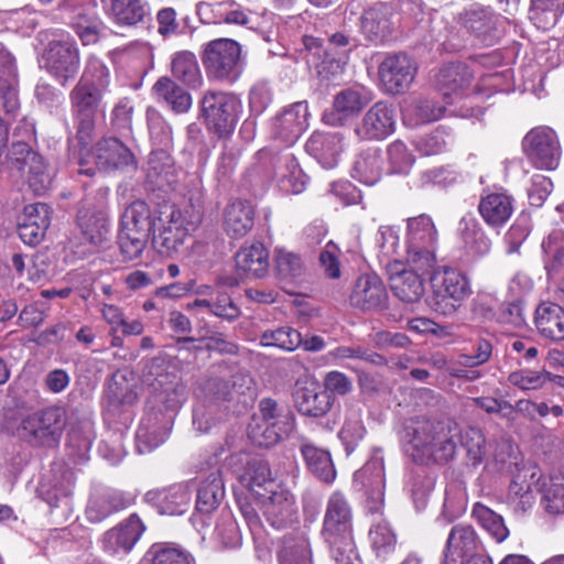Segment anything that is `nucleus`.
Segmentation results:
<instances>
[{"instance_id": "774afa93", "label": "nucleus", "mask_w": 564, "mask_h": 564, "mask_svg": "<svg viewBox=\"0 0 564 564\" xmlns=\"http://www.w3.org/2000/svg\"><path fill=\"white\" fill-rule=\"evenodd\" d=\"M148 165V175L153 182L167 181L173 170V159L165 149H159L151 152Z\"/></svg>"}, {"instance_id": "c85d7f7f", "label": "nucleus", "mask_w": 564, "mask_h": 564, "mask_svg": "<svg viewBox=\"0 0 564 564\" xmlns=\"http://www.w3.org/2000/svg\"><path fill=\"white\" fill-rule=\"evenodd\" d=\"M478 210L488 226L501 227L513 213V198L503 191L486 193L479 200Z\"/></svg>"}, {"instance_id": "aec40b11", "label": "nucleus", "mask_w": 564, "mask_h": 564, "mask_svg": "<svg viewBox=\"0 0 564 564\" xmlns=\"http://www.w3.org/2000/svg\"><path fill=\"white\" fill-rule=\"evenodd\" d=\"M144 499L159 513L167 516L183 514L191 501V491L185 484H175L166 488L153 489L145 494Z\"/></svg>"}, {"instance_id": "cd10ccee", "label": "nucleus", "mask_w": 564, "mask_h": 564, "mask_svg": "<svg viewBox=\"0 0 564 564\" xmlns=\"http://www.w3.org/2000/svg\"><path fill=\"white\" fill-rule=\"evenodd\" d=\"M276 558L279 564H313V552L304 531L284 534L278 544Z\"/></svg>"}, {"instance_id": "8fccbe9b", "label": "nucleus", "mask_w": 564, "mask_h": 564, "mask_svg": "<svg viewBox=\"0 0 564 564\" xmlns=\"http://www.w3.org/2000/svg\"><path fill=\"white\" fill-rule=\"evenodd\" d=\"M544 254V264L549 274L556 273L564 268V231L555 229L543 239L541 245Z\"/></svg>"}, {"instance_id": "4468645a", "label": "nucleus", "mask_w": 564, "mask_h": 564, "mask_svg": "<svg viewBox=\"0 0 564 564\" xmlns=\"http://www.w3.org/2000/svg\"><path fill=\"white\" fill-rule=\"evenodd\" d=\"M354 482L360 485L367 495V509L371 513H379L383 507L384 465L382 458L368 460L362 468L354 475Z\"/></svg>"}, {"instance_id": "c03bdc74", "label": "nucleus", "mask_w": 564, "mask_h": 564, "mask_svg": "<svg viewBox=\"0 0 564 564\" xmlns=\"http://www.w3.org/2000/svg\"><path fill=\"white\" fill-rule=\"evenodd\" d=\"M280 165L275 172L278 183L285 193L299 194L304 191L306 176L300 169L293 154H284L279 159Z\"/></svg>"}, {"instance_id": "0e129e2a", "label": "nucleus", "mask_w": 564, "mask_h": 564, "mask_svg": "<svg viewBox=\"0 0 564 564\" xmlns=\"http://www.w3.org/2000/svg\"><path fill=\"white\" fill-rule=\"evenodd\" d=\"M328 356L335 360L344 361L346 359L362 360L371 365H386L387 359L360 345L338 346L328 352Z\"/></svg>"}, {"instance_id": "6e6d98bb", "label": "nucleus", "mask_w": 564, "mask_h": 564, "mask_svg": "<svg viewBox=\"0 0 564 564\" xmlns=\"http://www.w3.org/2000/svg\"><path fill=\"white\" fill-rule=\"evenodd\" d=\"M259 413L258 419L262 422L275 423L284 427V431L295 429L294 413L285 406H280L274 399H262L259 402Z\"/></svg>"}, {"instance_id": "9b49d317", "label": "nucleus", "mask_w": 564, "mask_h": 564, "mask_svg": "<svg viewBox=\"0 0 564 564\" xmlns=\"http://www.w3.org/2000/svg\"><path fill=\"white\" fill-rule=\"evenodd\" d=\"M394 7L392 3L378 2L366 9L358 18L359 33L365 41L379 45L386 43L393 34Z\"/></svg>"}, {"instance_id": "ddd939ff", "label": "nucleus", "mask_w": 564, "mask_h": 564, "mask_svg": "<svg viewBox=\"0 0 564 564\" xmlns=\"http://www.w3.org/2000/svg\"><path fill=\"white\" fill-rule=\"evenodd\" d=\"M388 300L387 288L375 273L358 276L349 295L350 305L365 312L387 308Z\"/></svg>"}, {"instance_id": "bf43d9fd", "label": "nucleus", "mask_w": 564, "mask_h": 564, "mask_svg": "<svg viewBox=\"0 0 564 564\" xmlns=\"http://www.w3.org/2000/svg\"><path fill=\"white\" fill-rule=\"evenodd\" d=\"M102 96L104 94L77 83L69 94V99L74 112L97 113Z\"/></svg>"}, {"instance_id": "9d476101", "label": "nucleus", "mask_w": 564, "mask_h": 564, "mask_svg": "<svg viewBox=\"0 0 564 564\" xmlns=\"http://www.w3.org/2000/svg\"><path fill=\"white\" fill-rule=\"evenodd\" d=\"M79 52L68 40L51 41L42 55L43 67L65 86L79 68Z\"/></svg>"}, {"instance_id": "58836bf2", "label": "nucleus", "mask_w": 564, "mask_h": 564, "mask_svg": "<svg viewBox=\"0 0 564 564\" xmlns=\"http://www.w3.org/2000/svg\"><path fill=\"white\" fill-rule=\"evenodd\" d=\"M305 149L318 162L330 165L341 152V138L338 133L315 131L306 141Z\"/></svg>"}, {"instance_id": "4c0bfd02", "label": "nucleus", "mask_w": 564, "mask_h": 564, "mask_svg": "<svg viewBox=\"0 0 564 564\" xmlns=\"http://www.w3.org/2000/svg\"><path fill=\"white\" fill-rule=\"evenodd\" d=\"M171 72L174 79L189 88L196 89L203 84V75L197 57L189 51H181L173 54Z\"/></svg>"}, {"instance_id": "473e14b6", "label": "nucleus", "mask_w": 564, "mask_h": 564, "mask_svg": "<svg viewBox=\"0 0 564 564\" xmlns=\"http://www.w3.org/2000/svg\"><path fill=\"white\" fill-rule=\"evenodd\" d=\"M154 98L165 104L175 113H185L192 107V96L174 79L162 76L152 87Z\"/></svg>"}, {"instance_id": "39448f33", "label": "nucleus", "mask_w": 564, "mask_h": 564, "mask_svg": "<svg viewBox=\"0 0 564 564\" xmlns=\"http://www.w3.org/2000/svg\"><path fill=\"white\" fill-rule=\"evenodd\" d=\"M241 107V101L232 93L207 90L200 99L206 126L219 138L232 133L239 120Z\"/></svg>"}, {"instance_id": "1a4fd4ad", "label": "nucleus", "mask_w": 564, "mask_h": 564, "mask_svg": "<svg viewBox=\"0 0 564 564\" xmlns=\"http://www.w3.org/2000/svg\"><path fill=\"white\" fill-rule=\"evenodd\" d=\"M522 145L535 167L552 171L558 166L561 149L557 137L551 128L532 129L524 137Z\"/></svg>"}, {"instance_id": "37998d69", "label": "nucleus", "mask_w": 564, "mask_h": 564, "mask_svg": "<svg viewBox=\"0 0 564 564\" xmlns=\"http://www.w3.org/2000/svg\"><path fill=\"white\" fill-rule=\"evenodd\" d=\"M471 517L496 543H502L508 539L510 531L503 517L489 507L476 502L471 509Z\"/></svg>"}, {"instance_id": "09e8293b", "label": "nucleus", "mask_w": 564, "mask_h": 564, "mask_svg": "<svg viewBox=\"0 0 564 564\" xmlns=\"http://www.w3.org/2000/svg\"><path fill=\"white\" fill-rule=\"evenodd\" d=\"M111 13L117 23L134 25L148 15L149 6L143 0H111Z\"/></svg>"}, {"instance_id": "423d86ee", "label": "nucleus", "mask_w": 564, "mask_h": 564, "mask_svg": "<svg viewBox=\"0 0 564 564\" xmlns=\"http://www.w3.org/2000/svg\"><path fill=\"white\" fill-rule=\"evenodd\" d=\"M193 224H185L180 209L165 206L158 217V226L153 231L152 243L155 250L165 257L178 252L188 236Z\"/></svg>"}, {"instance_id": "338daca9", "label": "nucleus", "mask_w": 564, "mask_h": 564, "mask_svg": "<svg viewBox=\"0 0 564 564\" xmlns=\"http://www.w3.org/2000/svg\"><path fill=\"white\" fill-rule=\"evenodd\" d=\"M149 237L150 236L138 232V230L128 231L127 229L120 227V231L118 234V243L123 257L127 260H133L138 258L142 253Z\"/></svg>"}, {"instance_id": "c9c22d12", "label": "nucleus", "mask_w": 564, "mask_h": 564, "mask_svg": "<svg viewBox=\"0 0 564 564\" xmlns=\"http://www.w3.org/2000/svg\"><path fill=\"white\" fill-rule=\"evenodd\" d=\"M470 83V76L467 67L463 64H447L440 68L436 75V87L445 99H451L447 104L453 102V97H458L463 89Z\"/></svg>"}, {"instance_id": "052dcab7", "label": "nucleus", "mask_w": 564, "mask_h": 564, "mask_svg": "<svg viewBox=\"0 0 564 564\" xmlns=\"http://www.w3.org/2000/svg\"><path fill=\"white\" fill-rule=\"evenodd\" d=\"M549 378V371L524 368L512 371L508 376V382L522 391H536L542 389Z\"/></svg>"}, {"instance_id": "680f3d73", "label": "nucleus", "mask_w": 564, "mask_h": 564, "mask_svg": "<svg viewBox=\"0 0 564 564\" xmlns=\"http://www.w3.org/2000/svg\"><path fill=\"white\" fill-rule=\"evenodd\" d=\"M371 546L378 556H387L394 551L397 535L386 521L372 524L369 531Z\"/></svg>"}, {"instance_id": "412c9836", "label": "nucleus", "mask_w": 564, "mask_h": 564, "mask_svg": "<svg viewBox=\"0 0 564 564\" xmlns=\"http://www.w3.org/2000/svg\"><path fill=\"white\" fill-rule=\"evenodd\" d=\"M541 474L536 467H522L512 477L507 499L517 509L525 511L535 501V492L540 490Z\"/></svg>"}, {"instance_id": "79ce46f5", "label": "nucleus", "mask_w": 564, "mask_h": 564, "mask_svg": "<svg viewBox=\"0 0 564 564\" xmlns=\"http://www.w3.org/2000/svg\"><path fill=\"white\" fill-rule=\"evenodd\" d=\"M301 454L307 468L322 481L332 482L335 479L336 471L330 458V454L315 446L310 442L301 444Z\"/></svg>"}, {"instance_id": "3c124183", "label": "nucleus", "mask_w": 564, "mask_h": 564, "mask_svg": "<svg viewBox=\"0 0 564 564\" xmlns=\"http://www.w3.org/2000/svg\"><path fill=\"white\" fill-rule=\"evenodd\" d=\"M462 239L466 251L474 257H482L489 253L491 241L481 227L473 220H463L460 223Z\"/></svg>"}, {"instance_id": "a19ab883", "label": "nucleus", "mask_w": 564, "mask_h": 564, "mask_svg": "<svg viewBox=\"0 0 564 564\" xmlns=\"http://www.w3.org/2000/svg\"><path fill=\"white\" fill-rule=\"evenodd\" d=\"M158 226V218L152 216L149 205L143 200L131 203L121 216V228L128 231L138 230L142 235L150 236Z\"/></svg>"}, {"instance_id": "e433bc0d", "label": "nucleus", "mask_w": 564, "mask_h": 564, "mask_svg": "<svg viewBox=\"0 0 564 564\" xmlns=\"http://www.w3.org/2000/svg\"><path fill=\"white\" fill-rule=\"evenodd\" d=\"M225 497V486L219 469L213 470L204 479L198 489L196 498V510L208 514L215 511Z\"/></svg>"}, {"instance_id": "a211bd4d", "label": "nucleus", "mask_w": 564, "mask_h": 564, "mask_svg": "<svg viewBox=\"0 0 564 564\" xmlns=\"http://www.w3.org/2000/svg\"><path fill=\"white\" fill-rule=\"evenodd\" d=\"M352 533V509L344 494L333 492L327 502L323 520L324 538Z\"/></svg>"}, {"instance_id": "49530a36", "label": "nucleus", "mask_w": 564, "mask_h": 564, "mask_svg": "<svg viewBox=\"0 0 564 564\" xmlns=\"http://www.w3.org/2000/svg\"><path fill=\"white\" fill-rule=\"evenodd\" d=\"M294 429L284 431V427L275 423L262 422L259 419H252L248 427V436L256 445L260 447H270L288 437Z\"/></svg>"}, {"instance_id": "69168bd1", "label": "nucleus", "mask_w": 564, "mask_h": 564, "mask_svg": "<svg viewBox=\"0 0 564 564\" xmlns=\"http://www.w3.org/2000/svg\"><path fill=\"white\" fill-rule=\"evenodd\" d=\"M147 122L151 139L161 147L167 148L172 143V129L163 116L154 108L147 109Z\"/></svg>"}, {"instance_id": "f8f14e48", "label": "nucleus", "mask_w": 564, "mask_h": 564, "mask_svg": "<svg viewBox=\"0 0 564 564\" xmlns=\"http://www.w3.org/2000/svg\"><path fill=\"white\" fill-rule=\"evenodd\" d=\"M395 129V111L392 105L378 101L364 115L356 126L355 133L360 140L380 141L388 138Z\"/></svg>"}, {"instance_id": "0eeeda50", "label": "nucleus", "mask_w": 564, "mask_h": 564, "mask_svg": "<svg viewBox=\"0 0 564 564\" xmlns=\"http://www.w3.org/2000/svg\"><path fill=\"white\" fill-rule=\"evenodd\" d=\"M389 283L393 295L401 302L413 304L419 302L425 293L424 275L431 271L411 268L404 261L393 260L386 265Z\"/></svg>"}, {"instance_id": "c756f323", "label": "nucleus", "mask_w": 564, "mask_h": 564, "mask_svg": "<svg viewBox=\"0 0 564 564\" xmlns=\"http://www.w3.org/2000/svg\"><path fill=\"white\" fill-rule=\"evenodd\" d=\"M369 102L362 93L354 88L339 91L333 100V111L324 115L326 123L343 126L348 119L357 116Z\"/></svg>"}, {"instance_id": "13d9d810", "label": "nucleus", "mask_w": 564, "mask_h": 564, "mask_svg": "<svg viewBox=\"0 0 564 564\" xmlns=\"http://www.w3.org/2000/svg\"><path fill=\"white\" fill-rule=\"evenodd\" d=\"M69 24L84 45L96 43L102 30V23L97 17L84 12L72 17Z\"/></svg>"}, {"instance_id": "603ef678", "label": "nucleus", "mask_w": 564, "mask_h": 564, "mask_svg": "<svg viewBox=\"0 0 564 564\" xmlns=\"http://www.w3.org/2000/svg\"><path fill=\"white\" fill-rule=\"evenodd\" d=\"M194 560L189 553L178 547L169 546L166 544H153L145 555L141 564H193Z\"/></svg>"}, {"instance_id": "4d7b16f0", "label": "nucleus", "mask_w": 564, "mask_h": 564, "mask_svg": "<svg viewBox=\"0 0 564 564\" xmlns=\"http://www.w3.org/2000/svg\"><path fill=\"white\" fill-rule=\"evenodd\" d=\"M262 346H273L285 351H293L301 347L302 336L296 329L283 326L272 330H265L261 337Z\"/></svg>"}, {"instance_id": "5701e85b", "label": "nucleus", "mask_w": 564, "mask_h": 564, "mask_svg": "<svg viewBox=\"0 0 564 564\" xmlns=\"http://www.w3.org/2000/svg\"><path fill=\"white\" fill-rule=\"evenodd\" d=\"M481 540L470 524L454 525L446 541L445 564H456L460 558L478 552Z\"/></svg>"}, {"instance_id": "a18cd8bd", "label": "nucleus", "mask_w": 564, "mask_h": 564, "mask_svg": "<svg viewBox=\"0 0 564 564\" xmlns=\"http://www.w3.org/2000/svg\"><path fill=\"white\" fill-rule=\"evenodd\" d=\"M77 219L82 237L90 246V251L94 252L107 239L109 230L106 219L101 213L89 214L84 209L79 210Z\"/></svg>"}, {"instance_id": "393cba45", "label": "nucleus", "mask_w": 564, "mask_h": 564, "mask_svg": "<svg viewBox=\"0 0 564 564\" xmlns=\"http://www.w3.org/2000/svg\"><path fill=\"white\" fill-rule=\"evenodd\" d=\"M235 267L241 278H262L269 270V251L258 241L245 245L235 256Z\"/></svg>"}, {"instance_id": "5fc2aeb1", "label": "nucleus", "mask_w": 564, "mask_h": 564, "mask_svg": "<svg viewBox=\"0 0 564 564\" xmlns=\"http://www.w3.org/2000/svg\"><path fill=\"white\" fill-rule=\"evenodd\" d=\"M110 82L108 67L97 57L88 58L78 84L105 94Z\"/></svg>"}, {"instance_id": "de8ad7c7", "label": "nucleus", "mask_w": 564, "mask_h": 564, "mask_svg": "<svg viewBox=\"0 0 564 564\" xmlns=\"http://www.w3.org/2000/svg\"><path fill=\"white\" fill-rule=\"evenodd\" d=\"M542 505L545 510L553 514L564 513V471L550 475L543 481Z\"/></svg>"}, {"instance_id": "864d4df0", "label": "nucleus", "mask_w": 564, "mask_h": 564, "mask_svg": "<svg viewBox=\"0 0 564 564\" xmlns=\"http://www.w3.org/2000/svg\"><path fill=\"white\" fill-rule=\"evenodd\" d=\"M336 564H361L352 533L324 538Z\"/></svg>"}, {"instance_id": "f704fd0d", "label": "nucleus", "mask_w": 564, "mask_h": 564, "mask_svg": "<svg viewBox=\"0 0 564 564\" xmlns=\"http://www.w3.org/2000/svg\"><path fill=\"white\" fill-rule=\"evenodd\" d=\"M535 326L539 333L551 340L564 339V310L555 303H542L535 310Z\"/></svg>"}, {"instance_id": "7c9ffc66", "label": "nucleus", "mask_w": 564, "mask_h": 564, "mask_svg": "<svg viewBox=\"0 0 564 564\" xmlns=\"http://www.w3.org/2000/svg\"><path fill=\"white\" fill-rule=\"evenodd\" d=\"M95 164L100 170H113L133 163V154L121 141L116 138H105L95 148Z\"/></svg>"}, {"instance_id": "dca6fc26", "label": "nucleus", "mask_w": 564, "mask_h": 564, "mask_svg": "<svg viewBox=\"0 0 564 564\" xmlns=\"http://www.w3.org/2000/svg\"><path fill=\"white\" fill-rule=\"evenodd\" d=\"M308 105L299 101L285 107L272 121V134L275 139L293 144L308 126Z\"/></svg>"}, {"instance_id": "b1692460", "label": "nucleus", "mask_w": 564, "mask_h": 564, "mask_svg": "<svg viewBox=\"0 0 564 564\" xmlns=\"http://www.w3.org/2000/svg\"><path fill=\"white\" fill-rule=\"evenodd\" d=\"M240 484L256 500L265 499L274 491V479L269 464L258 457L250 458L239 476Z\"/></svg>"}, {"instance_id": "ea45409f", "label": "nucleus", "mask_w": 564, "mask_h": 564, "mask_svg": "<svg viewBox=\"0 0 564 564\" xmlns=\"http://www.w3.org/2000/svg\"><path fill=\"white\" fill-rule=\"evenodd\" d=\"M382 155L378 148H368L355 161L351 175L366 185H375L382 175Z\"/></svg>"}, {"instance_id": "4be33fe9", "label": "nucleus", "mask_w": 564, "mask_h": 564, "mask_svg": "<svg viewBox=\"0 0 564 564\" xmlns=\"http://www.w3.org/2000/svg\"><path fill=\"white\" fill-rule=\"evenodd\" d=\"M293 398L297 411L311 417L324 416L334 402L332 394L322 390L316 382H297Z\"/></svg>"}, {"instance_id": "f257e3e1", "label": "nucleus", "mask_w": 564, "mask_h": 564, "mask_svg": "<svg viewBox=\"0 0 564 564\" xmlns=\"http://www.w3.org/2000/svg\"><path fill=\"white\" fill-rule=\"evenodd\" d=\"M406 453L420 464L447 463L456 453L460 430L455 422L410 419L404 424Z\"/></svg>"}, {"instance_id": "f03ea898", "label": "nucleus", "mask_w": 564, "mask_h": 564, "mask_svg": "<svg viewBox=\"0 0 564 564\" xmlns=\"http://www.w3.org/2000/svg\"><path fill=\"white\" fill-rule=\"evenodd\" d=\"M438 231L433 218L421 214L406 219V264L422 271H432L436 264Z\"/></svg>"}, {"instance_id": "e2e57ef3", "label": "nucleus", "mask_w": 564, "mask_h": 564, "mask_svg": "<svg viewBox=\"0 0 564 564\" xmlns=\"http://www.w3.org/2000/svg\"><path fill=\"white\" fill-rule=\"evenodd\" d=\"M154 392L156 402L162 403L170 411H175L186 400V387L180 378H172Z\"/></svg>"}, {"instance_id": "6e6552de", "label": "nucleus", "mask_w": 564, "mask_h": 564, "mask_svg": "<svg viewBox=\"0 0 564 564\" xmlns=\"http://www.w3.org/2000/svg\"><path fill=\"white\" fill-rule=\"evenodd\" d=\"M417 65L408 54L387 55L378 67L380 85L389 95L404 94L411 87Z\"/></svg>"}, {"instance_id": "2f4dec72", "label": "nucleus", "mask_w": 564, "mask_h": 564, "mask_svg": "<svg viewBox=\"0 0 564 564\" xmlns=\"http://www.w3.org/2000/svg\"><path fill=\"white\" fill-rule=\"evenodd\" d=\"M66 413L61 406H48L37 419V446L54 448L58 445L64 427Z\"/></svg>"}, {"instance_id": "20e7f679", "label": "nucleus", "mask_w": 564, "mask_h": 564, "mask_svg": "<svg viewBox=\"0 0 564 564\" xmlns=\"http://www.w3.org/2000/svg\"><path fill=\"white\" fill-rule=\"evenodd\" d=\"M468 276L458 269L445 267L432 278V292L429 306L437 314L454 315L471 295Z\"/></svg>"}, {"instance_id": "f3484780", "label": "nucleus", "mask_w": 564, "mask_h": 564, "mask_svg": "<svg viewBox=\"0 0 564 564\" xmlns=\"http://www.w3.org/2000/svg\"><path fill=\"white\" fill-rule=\"evenodd\" d=\"M145 530L137 513L130 514L102 536L104 549L110 554L129 553Z\"/></svg>"}, {"instance_id": "72a5a7b5", "label": "nucleus", "mask_w": 564, "mask_h": 564, "mask_svg": "<svg viewBox=\"0 0 564 564\" xmlns=\"http://www.w3.org/2000/svg\"><path fill=\"white\" fill-rule=\"evenodd\" d=\"M171 431V417L159 422L156 416L144 417L135 433L138 452H151L165 442Z\"/></svg>"}, {"instance_id": "7ed1b4c3", "label": "nucleus", "mask_w": 564, "mask_h": 564, "mask_svg": "<svg viewBox=\"0 0 564 564\" xmlns=\"http://www.w3.org/2000/svg\"><path fill=\"white\" fill-rule=\"evenodd\" d=\"M202 63L208 79L224 83H236L243 69L241 45L231 39H216L203 46Z\"/></svg>"}, {"instance_id": "bb28decb", "label": "nucleus", "mask_w": 564, "mask_h": 564, "mask_svg": "<svg viewBox=\"0 0 564 564\" xmlns=\"http://www.w3.org/2000/svg\"><path fill=\"white\" fill-rule=\"evenodd\" d=\"M456 21L487 45L492 44L496 39L497 19L495 14L486 8L477 4L471 6L469 9L458 13Z\"/></svg>"}, {"instance_id": "a878e982", "label": "nucleus", "mask_w": 564, "mask_h": 564, "mask_svg": "<svg viewBox=\"0 0 564 564\" xmlns=\"http://www.w3.org/2000/svg\"><path fill=\"white\" fill-rule=\"evenodd\" d=\"M254 208L247 200L228 204L223 214V228L230 239H242L254 226Z\"/></svg>"}, {"instance_id": "6ab92c4d", "label": "nucleus", "mask_w": 564, "mask_h": 564, "mask_svg": "<svg viewBox=\"0 0 564 564\" xmlns=\"http://www.w3.org/2000/svg\"><path fill=\"white\" fill-rule=\"evenodd\" d=\"M259 502L267 521L275 529L288 528L297 520L295 499L288 490H274Z\"/></svg>"}, {"instance_id": "2eb2a0df", "label": "nucleus", "mask_w": 564, "mask_h": 564, "mask_svg": "<svg viewBox=\"0 0 564 564\" xmlns=\"http://www.w3.org/2000/svg\"><path fill=\"white\" fill-rule=\"evenodd\" d=\"M134 503V498L123 491L106 488L91 492L86 517L91 523H99L111 514L126 510Z\"/></svg>"}]
</instances>
